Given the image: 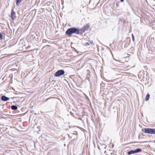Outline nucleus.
Here are the masks:
<instances>
[{
    "instance_id": "31",
    "label": "nucleus",
    "mask_w": 155,
    "mask_h": 155,
    "mask_svg": "<svg viewBox=\"0 0 155 155\" xmlns=\"http://www.w3.org/2000/svg\"><path fill=\"white\" fill-rule=\"evenodd\" d=\"M76 52L77 53H79V52H78V51H76Z\"/></svg>"
},
{
    "instance_id": "7",
    "label": "nucleus",
    "mask_w": 155,
    "mask_h": 155,
    "mask_svg": "<svg viewBox=\"0 0 155 155\" xmlns=\"http://www.w3.org/2000/svg\"><path fill=\"white\" fill-rule=\"evenodd\" d=\"M1 100L2 101H6L9 100V98L4 95H3L1 96Z\"/></svg>"
},
{
    "instance_id": "4",
    "label": "nucleus",
    "mask_w": 155,
    "mask_h": 155,
    "mask_svg": "<svg viewBox=\"0 0 155 155\" xmlns=\"http://www.w3.org/2000/svg\"><path fill=\"white\" fill-rule=\"evenodd\" d=\"M64 73L65 72L63 70H58L54 74V76L55 77H60L64 75Z\"/></svg>"
},
{
    "instance_id": "29",
    "label": "nucleus",
    "mask_w": 155,
    "mask_h": 155,
    "mask_svg": "<svg viewBox=\"0 0 155 155\" xmlns=\"http://www.w3.org/2000/svg\"><path fill=\"white\" fill-rule=\"evenodd\" d=\"M13 102L14 103H16V102L15 101H14Z\"/></svg>"
},
{
    "instance_id": "33",
    "label": "nucleus",
    "mask_w": 155,
    "mask_h": 155,
    "mask_svg": "<svg viewBox=\"0 0 155 155\" xmlns=\"http://www.w3.org/2000/svg\"><path fill=\"white\" fill-rule=\"evenodd\" d=\"M132 8V9H133V8Z\"/></svg>"
},
{
    "instance_id": "3",
    "label": "nucleus",
    "mask_w": 155,
    "mask_h": 155,
    "mask_svg": "<svg viewBox=\"0 0 155 155\" xmlns=\"http://www.w3.org/2000/svg\"><path fill=\"white\" fill-rule=\"evenodd\" d=\"M130 39L129 38H127L126 40H125L122 42V45L124 46V48H127L130 44Z\"/></svg>"
},
{
    "instance_id": "17",
    "label": "nucleus",
    "mask_w": 155,
    "mask_h": 155,
    "mask_svg": "<svg viewBox=\"0 0 155 155\" xmlns=\"http://www.w3.org/2000/svg\"><path fill=\"white\" fill-rule=\"evenodd\" d=\"M131 36H132V40L133 41H135V38H134V34H132L131 35Z\"/></svg>"
},
{
    "instance_id": "28",
    "label": "nucleus",
    "mask_w": 155,
    "mask_h": 155,
    "mask_svg": "<svg viewBox=\"0 0 155 155\" xmlns=\"http://www.w3.org/2000/svg\"><path fill=\"white\" fill-rule=\"evenodd\" d=\"M128 4H129V5H130V4L129 3H128Z\"/></svg>"
},
{
    "instance_id": "1",
    "label": "nucleus",
    "mask_w": 155,
    "mask_h": 155,
    "mask_svg": "<svg viewBox=\"0 0 155 155\" xmlns=\"http://www.w3.org/2000/svg\"><path fill=\"white\" fill-rule=\"evenodd\" d=\"M76 28L71 27L68 28L66 31L65 34L69 37H71L73 34H75L77 35V31Z\"/></svg>"
},
{
    "instance_id": "14",
    "label": "nucleus",
    "mask_w": 155,
    "mask_h": 155,
    "mask_svg": "<svg viewBox=\"0 0 155 155\" xmlns=\"http://www.w3.org/2000/svg\"><path fill=\"white\" fill-rule=\"evenodd\" d=\"M92 44V42L91 41L86 42V43H84V45L86 46H87L88 45H89L90 44Z\"/></svg>"
},
{
    "instance_id": "20",
    "label": "nucleus",
    "mask_w": 155,
    "mask_h": 155,
    "mask_svg": "<svg viewBox=\"0 0 155 155\" xmlns=\"http://www.w3.org/2000/svg\"><path fill=\"white\" fill-rule=\"evenodd\" d=\"M70 114H71V115L72 116H73L74 115V114L72 113L71 112H70Z\"/></svg>"
},
{
    "instance_id": "10",
    "label": "nucleus",
    "mask_w": 155,
    "mask_h": 155,
    "mask_svg": "<svg viewBox=\"0 0 155 155\" xmlns=\"http://www.w3.org/2000/svg\"><path fill=\"white\" fill-rule=\"evenodd\" d=\"M127 153L129 155H131L132 154H134L135 152L134 151V150H131L130 151H129L127 152Z\"/></svg>"
},
{
    "instance_id": "19",
    "label": "nucleus",
    "mask_w": 155,
    "mask_h": 155,
    "mask_svg": "<svg viewBox=\"0 0 155 155\" xmlns=\"http://www.w3.org/2000/svg\"><path fill=\"white\" fill-rule=\"evenodd\" d=\"M151 52H155V48H153L151 49Z\"/></svg>"
},
{
    "instance_id": "25",
    "label": "nucleus",
    "mask_w": 155,
    "mask_h": 155,
    "mask_svg": "<svg viewBox=\"0 0 155 155\" xmlns=\"http://www.w3.org/2000/svg\"><path fill=\"white\" fill-rule=\"evenodd\" d=\"M40 131H41L40 130H39L38 131V134H39V132Z\"/></svg>"
},
{
    "instance_id": "12",
    "label": "nucleus",
    "mask_w": 155,
    "mask_h": 155,
    "mask_svg": "<svg viewBox=\"0 0 155 155\" xmlns=\"http://www.w3.org/2000/svg\"><path fill=\"white\" fill-rule=\"evenodd\" d=\"M22 0H15L16 4L17 6H19Z\"/></svg>"
},
{
    "instance_id": "13",
    "label": "nucleus",
    "mask_w": 155,
    "mask_h": 155,
    "mask_svg": "<svg viewBox=\"0 0 155 155\" xmlns=\"http://www.w3.org/2000/svg\"><path fill=\"white\" fill-rule=\"evenodd\" d=\"M150 97V95L149 94H147L146 97V98H145V100L146 101H147L149 100V98Z\"/></svg>"
},
{
    "instance_id": "5",
    "label": "nucleus",
    "mask_w": 155,
    "mask_h": 155,
    "mask_svg": "<svg viewBox=\"0 0 155 155\" xmlns=\"http://www.w3.org/2000/svg\"><path fill=\"white\" fill-rule=\"evenodd\" d=\"M76 29L78 30L77 31V35H82L84 32H85V30H84L82 27L81 28H76Z\"/></svg>"
},
{
    "instance_id": "21",
    "label": "nucleus",
    "mask_w": 155,
    "mask_h": 155,
    "mask_svg": "<svg viewBox=\"0 0 155 155\" xmlns=\"http://www.w3.org/2000/svg\"><path fill=\"white\" fill-rule=\"evenodd\" d=\"M67 135H68V137L69 138H72V137L71 136H70V135L68 134Z\"/></svg>"
},
{
    "instance_id": "24",
    "label": "nucleus",
    "mask_w": 155,
    "mask_h": 155,
    "mask_svg": "<svg viewBox=\"0 0 155 155\" xmlns=\"http://www.w3.org/2000/svg\"><path fill=\"white\" fill-rule=\"evenodd\" d=\"M124 0H120V1L121 2H124Z\"/></svg>"
},
{
    "instance_id": "32",
    "label": "nucleus",
    "mask_w": 155,
    "mask_h": 155,
    "mask_svg": "<svg viewBox=\"0 0 155 155\" xmlns=\"http://www.w3.org/2000/svg\"><path fill=\"white\" fill-rule=\"evenodd\" d=\"M98 149H100L99 148V147H98Z\"/></svg>"
},
{
    "instance_id": "22",
    "label": "nucleus",
    "mask_w": 155,
    "mask_h": 155,
    "mask_svg": "<svg viewBox=\"0 0 155 155\" xmlns=\"http://www.w3.org/2000/svg\"><path fill=\"white\" fill-rule=\"evenodd\" d=\"M148 51H149V52H148V53L149 54H152V53L151 52H150V51H150L149 50H148Z\"/></svg>"
},
{
    "instance_id": "8",
    "label": "nucleus",
    "mask_w": 155,
    "mask_h": 155,
    "mask_svg": "<svg viewBox=\"0 0 155 155\" xmlns=\"http://www.w3.org/2000/svg\"><path fill=\"white\" fill-rule=\"evenodd\" d=\"M90 27V25L89 24H88L87 25H84L82 28L84 30H85V31H87L88 30L89 28Z\"/></svg>"
},
{
    "instance_id": "6",
    "label": "nucleus",
    "mask_w": 155,
    "mask_h": 155,
    "mask_svg": "<svg viewBox=\"0 0 155 155\" xmlns=\"http://www.w3.org/2000/svg\"><path fill=\"white\" fill-rule=\"evenodd\" d=\"M11 18L12 20H15L16 18L15 12L12 9L11 11Z\"/></svg>"
},
{
    "instance_id": "9",
    "label": "nucleus",
    "mask_w": 155,
    "mask_h": 155,
    "mask_svg": "<svg viewBox=\"0 0 155 155\" xmlns=\"http://www.w3.org/2000/svg\"><path fill=\"white\" fill-rule=\"evenodd\" d=\"M18 106V105H12L11 106V109L13 110H17L18 108V107H17Z\"/></svg>"
},
{
    "instance_id": "11",
    "label": "nucleus",
    "mask_w": 155,
    "mask_h": 155,
    "mask_svg": "<svg viewBox=\"0 0 155 155\" xmlns=\"http://www.w3.org/2000/svg\"><path fill=\"white\" fill-rule=\"evenodd\" d=\"M142 149L140 148H137L134 150L135 153H138L141 152L142 151Z\"/></svg>"
},
{
    "instance_id": "15",
    "label": "nucleus",
    "mask_w": 155,
    "mask_h": 155,
    "mask_svg": "<svg viewBox=\"0 0 155 155\" xmlns=\"http://www.w3.org/2000/svg\"><path fill=\"white\" fill-rule=\"evenodd\" d=\"M90 74H88L86 78V80H88V81H90Z\"/></svg>"
},
{
    "instance_id": "16",
    "label": "nucleus",
    "mask_w": 155,
    "mask_h": 155,
    "mask_svg": "<svg viewBox=\"0 0 155 155\" xmlns=\"http://www.w3.org/2000/svg\"><path fill=\"white\" fill-rule=\"evenodd\" d=\"M3 38V36L2 33L0 32V40H2Z\"/></svg>"
},
{
    "instance_id": "18",
    "label": "nucleus",
    "mask_w": 155,
    "mask_h": 155,
    "mask_svg": "<svg viewBox=\"0 0 155 155\" xmlns=\"http://www.w3.org/2000/svg\"><path fill=\"white\" fill-rule=\"evenodd\" d=\"M72 134L75 135H78V133L76 131H74V133H72Z\"/></svg>"
},
{
    "instance_id": "2",
    "label": "nucleus",
    "mask_w": 155,
    "mask_h": 155,
    "mask_svg": "<svg viewBox=\"0 0 155 155\" xmlns=\"http://www.w3.org/2000/svg\"><path fill=\"white\" fill-rule=\"evenodd\" d=\"M144 133L155 135V128H144L142 129Z\"/></svg>"
},
{
    "instance_id": "26",
    "label": "nucleus",
    "mask_w": 155,
    "mask_h": 155,
    "mask_svg": "<svg viewBox=\"0 0 155 155\" xmlns=\"http://www.w3.org/2000/svg\"><path fill=\"white\" fill-rule=\"evenodd\" d=\"M76 139H75V138H74V139H73L72 140H72H73V141H74V140H75Z\"/></svg>"
},
{
    "instance_id": "30",
    "label": "nucleus",
    "mask_w": 155,
    "mask_h": 155,
    "mask_svg": "<svg viewBox=\"0 0 155 155\" xmlns=\"http://www.w3.org/2000/svg\"><path fill=\"white\" fill-rule=\"evenodd\" d=\"M33 112V110L32 111H31V112Z\"/></svg>"
},
{
    "instance_id": "27",
    "label": "nucleus",
    "mask_w": 155,
    "mask_h": 155,
    "mask_svg": "<svg viewBox=\"0 0 155 155\" xmlns=\"http://www.w3.org/2000/svg\"><path fill=\"white\" fill-rule=\"evenodd\" d=\"M119 5L118 4H116V6L117 7V6Z\"/></svg>"
},
{
    "instance_id": "23",
    "label": "nucleus",
    "mask_w": 155,
    "mask_h": 155,
    "mask_svg": "<svg viewBox=\"0 0 155 155\" xmlns=\"http://www.w3.org/2000/svg\"><path fill=\"white\" fill-rule=\"evenodd\" d=\"M118 61L119 62H121V63H122L123 62L122 61V60H118Z\"/></svg>"
}]
</instances>
